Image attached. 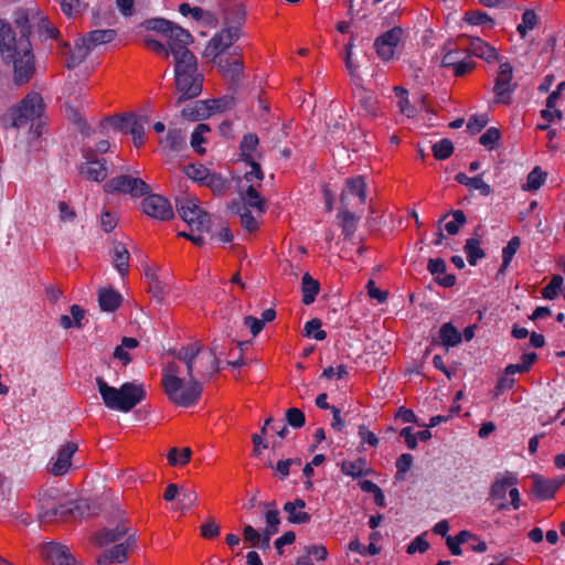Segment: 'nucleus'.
<instances>
[{
	"mask_svg": "<svg viewBox=\"0 0 565 565\" xmlns=\"http://www.w3.org/2000/svg\"><path fill=\"white\" fill-rule=\"evenodd\" d=\"M341 471L350 477L356 478L367 473L366 461L362 458L356 460H344L341 463Z\"/></svg>",
	"mask_w": 565,
	"mask_h": 565,
	"instance_id": "37998d69",
	"label": "nucleus"
},
{
	"mask_svg": "<svg viewBox=\"0 0 565 565\" xmlns=\"http://www.w3.org/2000/svg\"><path fill=\"white\" fill-rule=\"evenodd\" d=\"M512 77L513 68L510 63H501L493 86L495 104H510L512 93L516 86V84L512 82Z\"/></svg>",
	"mask_w": 565,
	"mask_h": 565,
	"instance_id": "9b49d317",
	"label": "nucleus"
},
{
	"mask_svg": "<svg viewBox=\"0 0 565 565\" xmlns=\"http://www.w3.org/2000/svg\"><path fill=\"white\" fill-rule=\"evenodd\" d=\"M306 503L302 499L286 502L284 511L288 514V520L291 523L305 524L310 521V515L303 511Z\"/></svg>",
	"mask_w": 565,
	"mask_h": 565,
	"instance_id": "393cba45",
	"label": "nucleus"
},
{
	"mask_svg": "<svg viewBox=\"0 0 565 565\" xmlns=\"http://www.w3.org/2000/svg\"><path fill=\"white\" fill-rule=\"evenodd\" d=\"M145 45L156 52L157 54L162 55L168 58L170 54V47L168 49L164 44H162L159 40L152 39L151 36H146L143 39Z\"/></svg>",
	"mask_w": 565,
	"mask_h": 565,
	"instance_id": "69168bd1",
	"label": "nucleus"
},
{
	"mask_svg": "<svg viewBox=\"0 0 565 565\" xmlns=\"http://www.w3.org/2000/svg\"><path fill=\"white\" fill-rule=\"evenodd\" d=\"M79 175L88 181L103 182L108 175L107 162L92 148L83 151V161L78 166Z\"/></svg>",
	"mask_w": 565,
	"mask_h": 565,
	"instance_id": "1a4fd4ad",
	"label": "nucleus"
},
{
	"mask_svg": "<svg viewBox=\"0 0 565 565\" xmlns=\"http://www.w3.org/2000/svg\"><path fill=\"white\" fill-rule=\"evenodd\" d=\"M142 211L150 217L160 221H167L173 216V210L169 201L158 194H151L143 199Z\"/></svg>",
	"mask_w": 565,
	"mask_h": 565,
	"instance_id": "f3484780",
	"label": "nucleus"
},
{
	"mask_svg": "<svg viewBox=\"0 0 565 565\" xmlns=\"http://www.w3.org/2000/svg\"><path fill=\"white\" fill-rule=\"evenodd\" d=\"M359 111L365 116H375L377 110V100L372 92L359 88L355 93Z\"/></svg>",
	"mask_w": 565,
	"mask_h": 565,
	"instance_id": "cd10ccee",
	"label": "nucleus"
},
{
	"mask_svg": "<svg viewBox=\"0 0 565 565\" xmlns=\"http://www.w3.org/2000/svg\"><path fill=\"white\" fill-rule=\"evenodd\" d=\"M177 209L180 217L190 226L192 232L203 233L210 231V215L200 207L196 198L185 196L177 199Z\"/></svg>",
	"mask_w": 565,
	"mask_h": 565,
	"instance_id": "6e6552de",
	"label": "nucleus"
},
{
	"mask_svg": "<svg viewBox=\"0 0 565 565\" xmlns=\"http://www.w3.org/2000/svg\"><path fill=\"white\" fill-rule=\"evenodd\" d=\"M104 190L109 193H127L132 196H141L149 191L147 183L130 175H119L110 179L104 185Z\"/></svg>",
	"mask_w": 565,
	"mask_h": 565,
	"instance_id": "f8f14e48",
	"label": "nucleus"
},
{
	"mask_svg": "<svg viewBox=\"0 0 565 565\" xmlns=\"http://www.w3.org/2000/svg\"><path fill=\"white\" fill-rule=\"evenodd\" d=\"M21 13L25 14L29 19V22L24 24L28 28V32H25V38L29 39L31 28H36V31L41 38L53 39L57 36V29L47 20L46 17L42 14V12H40L35 8L29 9L28 11H18L15 13V19Z\"/></svg>",
	"mask_w": 565,
	"mask_h": 565,
	"instance_id": "4468645a",
	"label": "nucleus"
},
{
	"mask_svg": "<svg viewBox=\"0 0 565 565\" xmlns=\"http://www.w3.org/2000/svg\"><path fill=\"white\" fill-rule=\"evenodd\" d=\"M468 51L489 63L498 58L497 50L480 38L470 39Z\"/></svg>",
	"mask_w": 565,
	"mask_h": 565,
	"instance_id": "b1692460",
	"label": "nucleus"
},
{
	"mask_svg": "<svg viewBox=\"0 0 565 565\" xmlns=\"http://www.w3.org/2000/svg\"><path fill=\"white\" fill-rule=\"evenodd\" d=\"M185 175L196 182L203 183L207 182L209 184L214 183V177L210 175V171L202 164H189L184 167Z\"/></svg>",
	"mask_w": 565,
	"mask_h": 565,
	"instance_id": "4c0bfd02",
	"label": "nucleus"
},
{
	"mask_svg": "<svg viewBox=\"0 0 565 565\" xmlns=\"http://www.w3.org/2000/svg\"><path fill=\"white\" fill-rule=\"evenodd\" d=\"M130 541L131 536H128L125 542L118 543L113 548L106 551L98 557V564L122 563L127 557V551L131 544Z\"/></svg>",
	"mask_w": 565,
	"mask_h": 565,
	"instance_id": "5701e85b",
	"label": "nucleus"
},
{
	"mask_svg": "<svg viewBox=\"0 0 565 565\" xmlns=\"http://www.w3.org/2000/svg\"><path fill=\"white\" fill-rule=\"evenodd\" d=\"M44 111L45 104L42 96L36 92H31L7 110L2 121L18 129L30 125L31 134L38 138L44 126L42 122Z\"/></svg>",
	"mask_w": 565,
	"mask_h": 565,
	"instance_id": "7ed1b4c3",
	"label": "nucleus"
},
{
	"mask_svg": "<svg viewBox=\"0 0 565 565\" xmlns=\"http://www.w3.org/2000/svg\"><path fill=\"white\" fill-rule=\"evenodd\" d=\"M455 180L460 183V184H463L470 189H473V190H478L481 192V194L483 195H489L491 193V188L489 184H487L481 177H468L467 174L465 173H458L456 174L455 177Z\"/></svg>",
	"mask_w": 565,
	"mask_h": 565,
	"instance_id": "e433bc0d",
	"label": "nucleus"
},
{
	"mask_svg": "<svg viewBox=\"0 0 565 565\" xmlns=\"http://www.w3.org/2000/svg\"><path fill=\"white\" fill-rule=\"evenodd\" d=\"M147 29L162 34L167 40L174 57L175 85H184V74L198 72L196 58L186 47L192 41L191 34L164 19L147 21Z\"/></svg>",
	"mask_w": 565,
	"mask_h": 565,
	"instance_id": "f03ea898",
	"label": "nucleus"
},
{
	"mask_svg": "<svg viewBox=\"0 0 565 565\" xmlns=\"http://www.w3.org/2000/svg\"><path fill=\"white\" fill-rule=\"evenodd\" d=\"M258 138L254 134L244 136L241 142V153L245 162L256 161L258 158Z\"/></svg>",
	"mask_w": 565,
	"mask_h": 565,
	"instance_id": "72a5a7b5",
	"label": "nucleus"
},
{
	"mask_svg": "<svg viewBox=\"0 0 565 565\" xmlns=\"http://www.w3.org/2000/svg\"><path fill=\"white\" fill-rule=\"evenodd\" d=\"M454 152L452 142L449 139H441L433 146V153L437 160H445Z\"/></svg>",
	"mask_w": 565,
	"mask_h": 565,
	"instance_id": "3c124183",
	"label": "nucleus"
},
{
	"mask_svg": "<svg viewBox=\"0 0 565 565\" xmlns=\"http://www.w3.org/2000/svg\"><path fill=\"white\" fill-rule=\"evenodd\" d=\"M17 28L20 30V38L17 44V49L13 51V56L3 57L13 63L14 82L19 85L28 83L34 73V61L32 54V46L30 40L25 38L28 28L24 25L29 22L25 14H19L14 19Z\"/></svg>",
	"mask_w": 565,
	"mask_h": 565,
	"instance_id": "39448f33",
	"label": "nucleus"
},
{
	"mask_svg": "<svg viewBox=\"0 0 565 565\" xmlns=\"http://www.w3.org/2000/svg\"><path fill=\"white\" fill-rule=\"evenodd\" d=\"M242 205L237 207L243 227L248 232L258 228V220L265 213V200L254 190V185H249L246 194L242 195Z\"/></svg>",
	"mask_w": 565,
	"mask_h": 565,
	"instance_id": "0eeeda50",
	"label": "nucleus"
},
{
	"mask_svg": "<svg viewBox=\"0 0 565 565\" xmlns=\"http://www.w3.org/2000/svg\"><path fill=\"white\" fill-rule=\"evenodd\" d=\"M224 76L235 79L243 71V62L239 57L230 60L226 56L213 60Z\"/></svg>",
	"mask_w": 565,
	"mask_h": 565,
	"instance_id": "c756f323",
	"label": "nucleus"
},
{
	"mask_svg": "<svg viewBox=\"0 0 565 565\" xmlns=\"http://www.w3.org/2000/svg\"><path fill=\"white\" fill-rule=\"evenodd\" d=\"M452 217H454V220H451L445 224V230L450 235L457 234L460 226L466 223V215L460 210L452 212Z\"/></svg>",
	"mask_w": 565,
	"mask_h": 565,
	"instance_id": "4d7b16f0",
	"label": "nucleus"
},
{
	"mask_svg": "<svg viewBox=\"0 0 565 565\" xmlns=\"http://www.w3.org/2000/svg\"><path fill=\"white\" fill-rule=\"evenodd\" d=\"M43 557L52 565H78L67 546L58 543H47L42 547Z\"/></svg>",
	"mask_w": 565,
	"mask_h": 565,
	"instance_id": "aec40b11",
	"label": "nucleus"
},
{
	"mask_svg": "<svg viewBox=\"0 0 565 565\" xmlns=\"http://www.w3.org/2000/svg\"><path fill=\"white\" fill-rule=\"evenodd\" d=\"M138 347V341L135 338L125 337L121 340V344L115 349L114 356L122 362V364H128L131 361V356L129 354L130 350H135Z\"/></svg>",
	"mask_w": 565,
	"mask_h": 565,
	"instance_id": "ea45409f",
	"label": "nucleus"
},
{
	"mask_svg": "<svg viewBox=\"0 0 565 565\" xmlns=\"http://www.w3.org/2000/svg\"><path fill=\"white\" fill-rule=\"evenodd\" d=\"M520 244L521 243H520V238L519 237H513V238H511L509 241L508 245L502 250L503 260H502V265H501L500 271H503L509 266V264L512 260L514 254L519 249Z\"/></svg>",
	"mask_w": 565,
	"mask_h": 565,
	"instance_id": "864d4df0",
	"label": "nucleus"
},
{
	"mask_svg": "<svg viewBox=\"0 0 565 565\" xmlns=\"http://www.w3.org/2000/svg\"><path fill=\"white\" fill-rule=\"evenodd\" d=\"M439 343L446 348L458 345L462 340L461 332L452 323H444L438 332Z\"/></svg>",
	"mask_w": 565,
	"mask_h": 565,
	"instance_id": "c85d7f7f",
	"label": "nucleus"
},
{
	"mask_svg": "<svg viewBox=\"0 0 565 565\" xmlns=\"http://www.w3.org/2000/svg\"><path fill=\"white\" fill-rule=\"evenodd\" d=\"M126 527L118 525L113 530L105 529L95 535V543L99 546L119 542L126 535Z\"/></svg>",
	"mask_w": 565,
	"mask_h": 565,
	"instance_id": "473e14b6",
	"label": "nucleus"
},
{
	"mask_svg": "<svg viewBox=\"0 0 565 565\" xmlns=\"http://www.w3.org/2000/svg\"><path fill=\"white\" fill-rule=\"evenodd\" d=\"M463 20L471 25H481L486 29L493 26V20L484 12L469 11L466 12Z\"/></svg>",
	"mask_w": 565,
	"mask_h": 565,
	"instance_id": "09e8293b",
	"label": "nucleus"
},
{
	"mask_svg": "<svg viewBox=\"0 0 565 565\" xmlns=\"http://www.w3.org/2000/svg\"><path fill=\"white\" fill-rule=\"evenodd\" d=\"M199 494L193 488L181 487L179 495V504L182 511L190 510L198 505Z\"/></svg>",
	"mask_w": 565,
	"mask_h": 565,
	"instance_id": "c03bdc74",
	"label": "nucleus"
},
{
	"mask_svg": "<svg viewBox=\"0 0 565 565\" xmlns=\"http://www.w3.org/2000/svg\"><path fill=\"white\" fill-rule=\"evenodd\" d=\"M394 92L398 98L397 106L399 111L408 118L414 117L416 115V108L408 100V92L401 86H395Z\"/></svg>",
	"mask_w": 565,
	"mask_h": 565,
	"instance_id": "79ce46f5",
	"label": "nucleus"
},
{
	"mask_svg": "<svg viewBox=\"0 0 565 565\" xmlns=\"http://www.w3.org/2000/svg\"><path fill=\"white\" fill-rule=\"evenodd\" d=\"M463 56V52L457 49H449L441 58V65L444 67L454 68Z\"/></svg>",
	"mask_w": 565,
	"mask_h": 565,
	"instance_id": "0e129e2a",
	"label": "nucleus"
},
{
	"mask_svg": "<svg viewBox=\"0 0 565 565\" xmlns=\"http://www.w3.org/2000/svg\"><path fill=\"white\" fill-rule=\"evenodd\" d=\"M239 38V28L231 26L221 30L209 42L205 49V55L212 56L213 60L223 57L222 53L230 47Z\"/></svg>",
	"mask_w": 565,
	"mask_h": 565,
	"instance_id": "ddd939ff",
	"label": "nucleus"
},
{
	"mask_svg": "<svg viewBox=\"0 0 565 565\" xmlns=\"http://www.w3.org/2000/svg\"><path fill=\"white\" fill-rule=\"evenodd\" d=\"M522 23L518 24L516 30L511 35V41H525L527 29L530 28V10H525L522 15Z\"/></svg>",
	"mask_w": 565,
	"mask_h": 565,
	"instance_id": "5fc2aeb1",
	"label": "nucleus"
},
{
	"mask_svg": "<svg viewBox=\"0 0 565 565\" xmlns=\"http://www.w3.org/2000/svg\"><path fill=\"white\" fill-rule=\"evenodd\" d=\"M209 131L210 128L205 124L198 125L193 131L191 137V146L198 153H203L205 151L204 148H202V143L205 141L203 136Z\"/></svg>",
	"mask_w": 565,
	"mask_h": 565,
	"instance_id": "603ef678",
	"label": "nucleus"
},
{
	"mask_svg": "<svg viewBox=\"0 0 565 565\" xmlns=\"http://www.w3.org/2000/svg\"><path fill=\"white\" fill-rule=\"evenodd\" d=\"M121 296L113 289H102L98 296V302L104 311H114L118 308Z\"/></svg>",
	"mask_w": 565,
	"mask_h": 565,
	"instance_id": "58836bf2",
	"label": "nucleus"
},
{
	"mask_svg": "<svg viewBox=\"0 0 565 565\" xmlns=\"http://www.w3.org/2000/svg\"><path fill=\"white\" fill-rule=\"evenodd\" d=\"M265 519L267 524L265 531L269 535H275L278 532V525L280 523L279 512L275 509L268 510L265 513Z\"/></svg>",
	"mask_w": 565,
	"mask_h": 565,
	"instance_id": "bf43d9fd",
	"label": "nucleus"
},
{
	"mask_svg": "<svg viewBox=\"0 0 565 565\" xmlns=\"http://www.w3.org/2000/svg\"><path fill=\"white\" fill-rule=\"evenodd\" d=\"M184 143V136L180 130H170L164 138L160 140L163 149L178 151Z\"/></svg>",
	"mask_w": 565,
	"mask_h": 565,
	"instance_id": "a18cd8bd",
	"label": "nucleus"
},
{
	"mask_svg": "<svg viewBox=\"0 0 565 565\" xmlns=\"http://www.w3.org/2000/svg\"><path fill=\"white\" fill-rule=\"evenodd\" d=\"M530 367V354L522 355L521 364H510L505 367L504 375H502L494 387V396H500L504 391L512 388L514 379L512 375L527 371Z\"/></svg>",
	"mask_w": 565,
	"mask_h": 565,
	"instance_id": "412c9836",
	"label": "nucleus"
},
{
	"mask_svg": "<svg viewBox=\"0 0 565 565\" xmlns=\"http://www.w3.org/2000/svg\"><path fill=\"white\" fill-rule=\"evenodd\" d=\"M218 371L216 348L203 349L199 342L182 347L162 371L168 398L182 407L198 403L202 383Z\"/></svg>",
	"mask_w": 565,
	"mask_h": 565,
	"instance_id": "f257e3e1",
	"label": "nucleus"
},
{
	"mask_svg": "<svg viewBox=\"0 0 565 565\" xmlns=\"http://www.w3.org/2000/svg\"><path fill=\"white\" fill-rule=\"evenodd\" d=\"M78 446L74 441L66 443L56 454L55 457L51 459L50 471L54 476H63L65 475L71 465L72 457L77 451Z\"/></svg>",
	"mask_w": 565,
	"mask_h": 565,
	"instance_id": "6ab92c4d",
	"label": "nucleus"
},
{
	"mask_svg": "<svg viewBox=\"0 0 565 565\" xmlns=\"http://www.w3.org/2000/svg\"><path fill=\"white\" fill-rule=\"evenodd\" d=\"M116 38V32L114 30H95L89 32L85 39L90 45V47H95L100 44L110 43Z\"/></svg>",
	"mask_w": 565,
	"mask_h": 565,
	"instance_id": "a19ab883",
	"label": "nucleus"
},
{
	"mask_svg": "<svg viewBox=\"0 0 565 565\" xmlns=\"http://www.w3.org/2000/svg\"><path fill=\"white\" fill-rule=\"evenodd\" d=\"M191 454L192 451L188 447L182 449L173 447L169 450L167 459L171 466H184L189 462Z\"/></svg>",
	"mask_w": 565,
	"mask_h": 565,
	"instance_id": "de8ad7c7",
	"label": "nucleus"
},
{
	"mask_svg": "<svg viewBox=\"0 0 565 565\" xmlns=\"http://www.w3.org/2000/svg\"><path fill=\"white\" fill-rule=\"evenodd\" d=\"M148 115H126L116 117L109 122L119 130L126 131L132 136L134 145L140 147L145 140V127L149 124Z\"/></svg>",
	"mask_w": 565,
	"mask_h": 565,
	"instance_id": "9d476101",
	"label": "nucleus"
},
{
	"mask_svg": "<svg viewBox=\"0 0 565 565\" xmlns=\"http://www.w3.org/2000/svg\"><path fill=\"white\" fill-rule=\"evenodd\" d=\"M490 497L500 509L511 505L514 510L520 508V492L516 488V477L511 472L495 476L491 487Z\"/></svg>",
	"mask_w": 565,
	"mask_h": 565,
	"instance_id": "423d86ee",
	"label": "nucleus"
},
{
	"mask_svg": "<svg viewBox=\"0 0 565 565\" xmlns=\"http://www.w3.org/2000/svg\"><path fill=\"white\" fill-rule=\"evenodd\" d=\"M564 482L565 476L547 479L541 475L532 473V495L541 501L550 500L554 498Z\"/></svg>",
	"mask_w": 565,
	"mask_h": 565,
	"instance_id": "2eb2a0df",
	"label": "nucleus"
},
{
	"mask_svg": "<svg viewBox=\"0 0 565 565\" xmlns=\"http://www.w3.org/2000/svg\"><path fill=\"white\" fill-rule=\"evenodd\" d=\"M96 385L105 406L122 413L130 412L143 399L146 394L143 385L135 382L124 383L116 388L98 376Z\"/></svg>",
	"mask_w": 565,
	"mask_h": 565,
	"instance_id": "20e7f679",
	"label": "nucleus"
},
{
	"mask_svg": "<svg viewBox=\"0 0 565 565\" xmlns=\"http://www.w3.org/2000/svg\"><path fill=\"white\" fill-rule=\"evenodd\" d=\"M184 85H177V89L181 93V98H193L196 97L203 85V75L198 72L194 74H184Z\"/></svg>",
	"mask_w": 565,
	"mask_h": 565,
	"instance_id": "4be33fe9",
	"label": "nucleus"
},
{
	"mask_svg": "<svg viewBox=\"0 0 565 565\" xmlns=\"http://www.w3.org/2000/svg\"><path fill=\"white\" fill-rule=\"evenodd\" d=\"M18 42L19 39L13 35L10 24L0 21V51L3 57L13 56Z\"/></svg>",
	"mask_w": 565,
	"mask_h": 565,
	"instance_id": "bb28decb",
	"label": "nucleus"
},
{
	"mask_svg": "<svg viewBox=\"0 0 565 565\" xmlns=\"http://www.w3.org/2000/svg\"><path fill=\"white\" fill-rule=\"evenodd\" d=\"M501 137V134L500 131L494 128V127H491L489 128L488 130H486V132H483L480 137V143L488 148L489 150L493 149L495 147V145L498 143L499 139Z\"/></svg>",
	"mask_w": 565,
	"mask_h": 565,
	"instance_id": "6e6d98bb",
	"label": "nucleus"
},
{
	"mask_svg": "<svg viewBox=\"0 0 565 565\" xmlns=\"http://www.w3.org/2000/svg\"><path fill=\"white\" fill-rule=\"evenodd\" d=\"M402 36L403 30L399 26H395L379 36L374 43L377 55L383 61L393 58Z\"/></svg>",
	"mask_w": 565,
	"mask_h": 565,
	"instance_id": "dca6fc26",
	"label": "nucleus"
},
{
	"mask_svg": "<svg viewBox=\"0 0 565 565\" xmlns=\"http://www.w3.org/2000/svg\"><path fill=\"white\" fill-rule=\"evenodd\" d=\"M352 49H353V43L349 42L345 45V58H344L345 66H347V70L349 72L350 76L352 77V79L358 81L359 79V73H358L359 66L352 60Z\"/></svg>",
	"mask_w": 565,
	"mask_h": 565,
	"instance_id": "e2e57ef3",
	"label": "nucleus"
},
{
	"mask_svg": "<svg viewBox=\"0 0 565 565\" xmlns=\"http://www.w3.org/2000/svg\"><path fill=\"white\" fill-rule=\"evenodd\" d=\"M365 181L363 177H355L352 179H348L347 181V190L342 193V203L344 204L347 196L353 195L356 196L360 204H364L366 200L365 195Z\"/></svg>",
	"mask_w": 565,
	"mask_h": 565,
	"instance_id": "7c9ffc66",
	"label": "nucleus"
},
{
	"mask_svg": "<svg viewBox=\"0 0 565 565\" xmlns=\"http://www.w3.org/2000/svg\"><path fill=\"white\" fill-rule=\"evenodd\" d=\"M118 223L117 216L109 212V211H103L100 214V226L105 232H111Z\"/></svg>",
	"mask_w": 565,
	"mask_h": 565,
	"instance_id": "774afa93",
	"label": "nucleus"
},
{
	"mask_svg": "<svg viewBox=\"0 0 565 565\" xmlns=\"http://www.w3.org/2000/svg\"><path fill=\"white\" fill-rule=\"evenodd\" d=\"M322 323L319 319L315 318L306 322L303 331L305 335L308 338H312L318 341H322L326 339L327 333L322 330Z\"/></svg>",
	"mask_w": 565,
	"mask_h": 565,
	"instance_id": "8fccbe9b",
	"label": "nucleus"
},
{
	"mask_svg": "<svg viewBox=\"0 0 565 565\" xmlns=\"http://www.w3.org/2000/svg\"><path fill=\"white\" fill-rule=\"evenodd\" d=\"M90 50L92 47L85 38L77 41L74 47L70 51V57L66 62L67 67L73 68L81 64L84 61V58L88 55Z\"/></svg>",
	"mask_w": 565,
	"mask_h": 565,
	"instance_id": "2f4dec72",
	"label": "nucleus"
},
{
	"mask_svg": "<svg viewBox=\"0 0 565 565\" xmlns=\"http://www.w3.org/2000/svg\"><path fill=\"white\" fill-rule=\"evenodd\" d=\"M320 290L319 282L313 279L308 273L302 276L301 282V291H302V302L305 305H310L315 301L316 296Z\"/></svg>",
	"mask_w": 565,
	"mask_h": 565,
	"instance_id": "f704fd0d",
	"label": "nucleus"
},
{
	"mask_svg": "<svg viewBox=\"0 0 565 565\" xmlns=\"http://www.w3.org/2000/svg\"><path fill=\"white\" fill-rule=\"evenodd\" d=\"M476 66V63L467 55L463 54L458 64L452 68L456 76H462L471 72Z\"/></svg>",
	"mask_w": 565,
	"mask_h": 565,
	"instance_id": "338daca9",
	"label": "nucleus"
},
{
	"mask_svg": "<svg viewBox=\"0 0 565 565\" xmlns=\"http://www.w3.org/2000/svg\"><path fill=\"white\" fill-rule=\"evenodd\" d=\"M465 252L470 265H476L479 259L484 257V253L480 246V241L478 238L471 237L467 239L465 245Z\"/></svg>",
	"mask_w": 565,
	"mask_h": 565,
	"instance_id": "49530a36",
	"label": "nucleus"
},
{
	"mask_svg": "<svg viewBox=\"0 0 565 565\" xmlns=\"http://www.w3.org/2000/svg\"><path fill=\"white\" fill-rule=\"evenodd\" d=\"M413 456L411 454H403L396 460V479L403 480L404 475L411 469L413 465Z\"/></svg>",
	"mask_w": 565,
	"mask_h": 565,
	"instance_id": "13d9d810",
	"label": "nucleus"
},
{
	"mask_svg": "<svg viewBox=\"0 0 565 565\" xmlns=\"http://www.w3.org/2000/svg\"><path fill=\"white\" fill-rule=\"evenodd\" d=\"M288 424L295 428H300L305 425L306 417L299 408H289L286 413Z\"/></svg>",
	"mask_w": 565,
	"mask_h": 565,
	"instance_id": "052dcab7",
	"label": "nucleus"
},
{
	"mask_svg": "<svg viewBox=\"0 0 565 565\" xmlns=\"http://www.w3.org/2000/svg\"><path fill=\"white\" fill-rule=\"evenodd\" d=\"M246 166L249 169L245 172L244 178L239 182L242 195L246 194V190L249 185H254V190L257 191L263 180V171L256 161L246 162Z\"/></svg>",
	"mask_w": 565,
	"mask_h": 565,
	"instance_id": "a878e982",
	"label": "nucleus"
},
{
	"mask_svg": "<svg viewBox=\"0 0 565 565\" xmlns=\"http://www.w3.org/2000/svg\"><path fill=\"white\" fill-rule=\"evenodd\" d=\"M73 503L71 504H61L60 507L55 508H47L43 513L42 518L50 519L52 516H60L65 518L67 514L73 513Z\"/></svg>",
	"mask_w": 565,
	"mask_h": 565,
	"instance_id": "680f3d73",
	"label": "nucleus"
},
{
	"mask_svg": "<svg viewBox=\"0 0 565 565\" xmlns=\"http://www.w3.org/2000/svg\"><path fill=\"white\" fill-rule=\"evenodd\" d=\"M223 108L222 100H196L182 109V116L196 121L204 119Z\"/></svg>",
	"mask_w": 565,
	"mask_h": 565,
	"instance_id": "a211bd4d",
	"label": "nucleus"
},
{
	"mask_svg": "<svg viewBox=\"0 0 565 565\" xmlns=\"http://www.w3.org/2000/svg\"><path fill=\"white\" fill-rule=\"evenodd\" d=\"M113 263L116 269L125 275L128 270L129 253L126 246L121 243L114 244L113 250Z\"/></svg>",
	"mask_w": 565,
	"mask_h": 565,
	"instance_id": "c9c22d12",
	"label": "nucleus"
}]
</instances>
